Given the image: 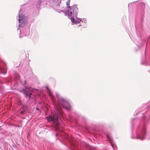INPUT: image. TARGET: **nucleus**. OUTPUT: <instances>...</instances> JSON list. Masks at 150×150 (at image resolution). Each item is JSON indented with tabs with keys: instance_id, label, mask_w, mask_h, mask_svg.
Here are the masks:
<instances>
[{
	"instance_id": "aec40b11",
	"label": "nucleus",
	"mask_w": 150,
	"mask_h": 150,
	"mask_svg": "<svg viewBox=\"0 0 150 150\" xmlns=\"http://www.w3.org/2000/svg\"><path fill=\"white\" fill-rule=\"evenodd\" d=\"M138 111H136L135 112V113H136V114L137 115L138 114H140V112H139L138 113Z\"/></svg>"
},
{
	"instance_id": "412c9836",
	"label": "nucleus",
	"mask_w": 150,
	"mask_h": 150,
	"mask_svg": "<svg viewBox=\"0 0 150 150\" xmlns=\"http://www.w3.org/2000/svg\"><path fill=\"white\" fill-rule=\"evenodd\" d=\"M135 118H133L132 119V122H133V121L134 120H135Z\"/></svg>"
},
{
	"instance_id": "6ab92c4d",
	"label": "nucleus",
	"mask_w": 150,
	"mask_h": 150,
	"mask_svg": "<svg viewBox=\"0 0 150 150\" xmlns=\"http://www.w3.org/2000/svg\"><path fill=\"white\" fill-rule=\"evenodd\" d=\"M143 42H144V41H143V40H142V41L140 40V41H139V42L138 41H137V42H139V43H140V42H142H142H143ZM142 44H141V45H142Z\"/></svg>"
},
{
	"instance_id": "b1692460",
	"label": "nucleus",
	"mask_w": 150,
	"mask_h": 150,
	"mask_svg": "<svg viewBox=\"0 0 150 150\" xmlns=\"http://www.w3.org/2000/svg\"><path fill=\"white\" fill-rule=\"evenodd\" d=\"M36 110H39V108H36Z\"/></svg>"
},
{
	"instance_id": "9d476101",
	"label": "nucleus",
	"mask_w": 150,
	"mask_h": 150,
	"mask_svg": "<svg viewBox=\"0 0 150 150\" xmlns=\"http://www.w3.org/2000/svg\"><path fill=\"white\" fill-rule=\"evenodd\" d=\"M82 144L84 146V147H86L87 148L90 149V150H94L96 149V147L91 146L89 144H86V143H85L84 142H82Z\"/></svg>"
},
{
	"instance_id": "39448f33",
	"label": "nucleus",
	"mask_w": 150,
	"mask_h": 150,
	"mask_svg": "<svg viewBox=\"0 0 150 150\" xmlns=\"http://www.w3.org/2000/svg\"><path fill=\"white\" fill-rule=\"evenodd\" d=\"M27 83L25 81H24L23 84L24 88L21 90V91L25 94L26 98L29 100L31 97V93L30 91V88L28 86H27L26 85Z\"/></svg>"
},
{
	"instance_id": "4be33fe9",
	"label": "nucleus",
	"mask_w": 150,
	"mask_h": 150,
	"mask_svg": "<svg viewBox=\"0 0 150 150\" xmlns=\"http://www.w3.org/2000/svg\"><path fill=\"white\" fill-rule=\"evenodd\" d=\"M81 24H79L78 26V27H79L80 26H81Z\"/></svg>"
},
{
	"instance_id": "6e6552de",
	"label": "nucleus",
	"mask_w": 150,
	"mask_h": 150,
	"mask_svg": "<svg viewBox=\"0 0 150 150\" xmlns=\"http://www.w3.org/2000/svg\"><path fill=\"white\" fill-rule=\"evenodd\" d=\"M22 107L20 110V112L21 114L23 115L26 112V110L28 109V106L27 105L23 104Z\"/></svg>"
},
{
	"instance_id": "bb28decb",
	"label": "nucleus",
	"mask_w": 150,
	"mask_h": 150,
	"mask_svg": "<svg viewBox=\"0 0 150 150\" xmlns=\"http://www.w3.org/2000/svg\"><path fill=\"white\" fill-rule=\"evenodd\" d=\"M143 113L142 112V113H141V114H143Z\"/></svg>"
},
{
	"instance_id": "a878e982",
	"label": "nucleus",
	"mask_w": 150,
	"mask_h": 150,
	"mask_svg": "<svg viewBox=\"0 0 150 150\" xmlns=\"http://www.w3.org/2000/svg\"><path fill=\"white\" fill-rule=\"evenodd\" d=\"M19 29L18 28V29H17V31H19Z\"/></svg>"
},
{
	"instance_id": "f03ea898",
	"label": "nucleus",
	"mask_w": 150,
	"mask_h": 150,
	"mask_svg": "<svg viewBox=\"0 0 150 150\" xmlns=\"http://www.w3.org/2000/svg\"><path fill=\"white\" fill-rule=\"evenodd\" d=\"M61 10H57L56 11L59 13L61 12H64L65 15L70 19L72 25L79 23L80 20L77 17L79 11L77 5H74L71 6H69L67 7L66 10L64 7L61 8Z\"/></svg>"
},
{
	"instance_id": "5701e85b",
	"label": "nucleus",
	"mask_w": 150,
	"mask_h": 150,
	"mask_svg": "<svg viewBox=\"0 0 150 150\" xmlns=\"http://www.w3.org/2000/svg\"><path fill=\"white\" fill-rule=\"evenodd\" d=\"M58 135V134L57 133V132L56 133V135L57 136Z\"/></svg>"
},
{
	"instance_id": "393cba45",
	"label": "nucleus",
	"mask_w": 150,
	"mask_h": 150,
	"mask_svg": "<svg viewBox=\"0 0 150 150\" xmlns=\"http://www.w3.org/2000/svg\"><path fill=\"white\" fill-rule=\"evenodd\" d=\"M69 115V117L70 118H71V116H70V115Z\"/></svg>"
},
{
	"instance_id": "423d86ee",
	"label": "nucleus",
	"mask_w": 150,
	"mask_h": 150,
	"mask_svg": "<svg viewBox=\"0 0 150 150\" xmlns=\"http://www.w3.org/2000/svg\"><path fill=\"white\" fill-rule=\"evenodd\" d=\"M20 35L19 36V38H21V35L24 36H28L30 34V28L29 26H28L26 28H23L21 30H19Z\"/></svg>"
},
{
	"instance_id": "f3484780",
	"label": "nucleus",
	"mask_w": 150,
	"mask_h": 150,
	"mask_svg": "<svg viewBox=\"0 0 150 150\" xmlns=\"http://www.w3.org/2000/svg\"><path fill=\"white\" fill-rule=\"evenodd\" d=\"M135 28L136 29L137 35H138V29L136 25H135Z\"/></svg>"
},
{
	"instance_id": "20e7f679",
	"label": "nucleus",
	"mask_w": 150,
	"mask_h": 150,
	"mask_svg": "<svg viewBox=\"0 0 150 150\" xmlns=\"http://www.w3.org/2000/svg\"><path fill=\"white\" fill-rule=\"evenodd\" d=\"M22 12V9H20L19 12L18 19V20L19 23L18 27L20 28H22L25 27L26 25L27 22V16L23 14Z\"/></svg>"
},
{
	"instance_id": "a211bd4d",
	"label": "nucleus",
	"mask_w": 150,
	"mask_h": 150,
	"mask_svg": "<svg viewBox=\"0 0 150 150\" xmlns=\"http://www.w3.org/2000/svg\"><path fill=\"white\" fill-rule=\"evenodd\" d=\"M148 108H147V109H146L144 111H145L147 110V112H149V111L150 112V109H149V110H148Z\"/></svg>"
},
{
	"instance_id": "7ed1b4c3",
	"label": "nucleus",
	"mask_w": 150,
	"mask_h": 150,
	"mask_svg": "<svg viewBox=\"0 0 150 150\" xmlns=\"http://www.w3.org/2000/svg\"><path fill=\"white\" fill-rule=\"evenodd\" d=\"M150 119V115L148 117H143L142 119V122L137 126L136 131V135H134L133 132L132 133V138L134 139H139L143 140L145 139L146 134V128L145 124Z\"/></svg>"
},
{
	"instance_id": "dca6fc26",
	"label": "nucleus",
	"mask_w": 150,
	"mask_h": 150,
	"mask_svg": "<svg viewBox=\"0 0 150 150\" xmlns=\"http://www.w3.org/2000/svg\"><path fill=\"white\" fill-rule=\"evenodd\" d=\"M70 1V0H68L66 2V5L67 6V7L68 6H69Z\"/></svg>"
},
{
	"instance_id": "4468645a",
	"label": "nucleus",
	"mask_w": 150,
	"mask_h": 150,
	"mask_svg": "<svg viewBox=\"0 0 150 150\" xmlns=\"http://www.w3.org/2000/svg\"><path fill=\"white\" fill-rule=\"evenodd\" d=\"M67 140L69 144H73V143L70 139H69L68 138H67Z\"/></svg>"
},
{
	"instance_id": "f8f14e48",
	"label": "nucleus",
	"mask_w": 150,
	"mask_h": 150,
	"mask_svg": "<svg viewBox=\"0 0 150 150\" xmlns=\"http://www.w3.org/2000/svg\"><path fill=\"white\" fill-rule=\"evenodd\" d=\"M106 135L107 139L110 142L111 146L112 147L114 150H115V149L112 145L113 141L112 138L110 137L109 134L108 133H107L106 134Z\"/></svg>"
},
{
	"instance_id": "1a4fd4ad",
	"label": "nucleus",
	"mask_w": 150,
	"mask_h": 150,
	"mask_svg": "<svg viewBox=\"0 0 150 150\" xmlns=\"http://www.w3.org/2000/svg\"><path fill=\"white\" fill-rule=\"evenodd\" d=\"M3 64V62H1L0 60V73L5 74L6 73V69L2 67V64Z\"/></svg>"
},
{
	"instance_id": "0eeeda50",
	"label": "nucleus",
	"mask_w": 150,
	"mask_h": 150,
	"mask_svg": "<svg viewBox=\"0 0 150 150\" xmlns=\"http://www.w3.org/2000/svg\"><path fill=\"white\" fill-rule=\"evenodd\" d=\"M47 1H50L51 4L55 8H59L60 4L61 3V0H46Z\"/></svg>"
},
{
	"instance_id": "f257e3e1",
	"label": "nucleus",
	"mask_w": 150,
	"mask_h": 150,
	"mask_svg": "<svg viewBox=\"0 0 150 150\" xmlns=\"http://www.w3.org/2000/svg\"><path fill=\"white\" fill-rule=\"evenodd\" d=\"M46 89L52 103L54 106V109L52 115L46 117V118H47L48 122H50L53 124V126L55 128L54 130L62 132V130L60 128L59 125L62 121L60 117H62L64 113L62 111L60 105L63 108L69 110L71 108V105L67 100L57 95L58 101L59 104L54 96L53 95L48 86H46Z\"/></svg>"
},
{
	"instance_id": "2eb2a0df",
	"label": "nucleus",
	"mask_w": 150,
	"mask_h": 150,
	"mask_svg": "<svg viewBox=\"0 0 150 150\" xmlns=\"http://www.w3.org/2000/svg\"><path fill=\"white\" fill-rule=\"evenodd\" d=\"M18 105H22L23 104H22L21 101V100H19L18 102Z\"/></svg>"
},
{
	"instance_id": "ddd939ff",
	"label": "nucleus",
	"mask_w": 150,
	"mask_h": 150,
	"mask_svg": "<svg viewBox=\"0 0 150 150\" xmlns=\"http://www.w3.org/2000/svg\"><path fill=\"white\" fill-rule=\"evenodd\" d=\"M79 18L80 19V21H79V23L81 21H82V22H83L84 23H87V20L86 18Z\"/></svg>"
},
{
	"instance_id": "9b49d317",
	"label": "nucleus",
	"mask_w": 150,
	"mask_h": 150,
	"mask_svg": "<svg viewBox=\"0 0 150 150\" xmlns=\"http://www.w3.org/2000/svg\"><path fill=\"white\" fill-rule=\"evenodd\" d=\"M150 61V60L149 59H146V55L145 54L144 59H142V60L141 64L144 65H148L149 64V63H148V62H149Z\"/></svg>"
},
{
	"instance_id": "cd10ccee",
	"label": "nucleus",
	"mask_w": 150,
	"mask_h": 150,
	"mask_svg": "<svg viewBox=\"0 0 150 150\" xmlns=\"http://www.w3.org/2000/svg\"><path fill=\"white\" fill-rule=\"evenodd\" d=\"M133 126V124H132V127Z\"/></svg>"
}]
</instances>
